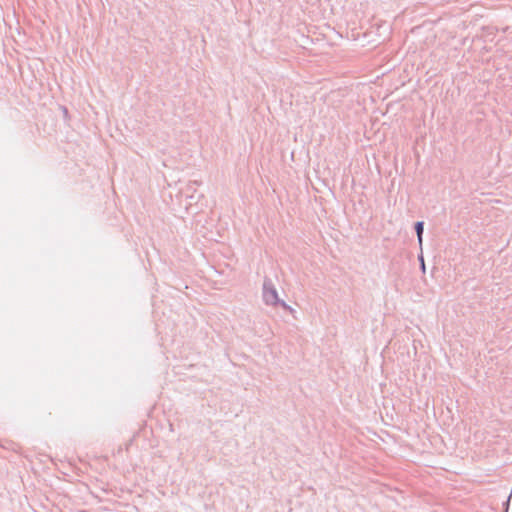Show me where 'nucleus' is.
Returning a JSON list of instances; mask_svg holds the SVG:
<instances>
[{
    "mask_svg": "<svg viewBox=\"0 0 512 512\" xmlns=\"http://www.w3.org/2000/svg\"><path fill=\"white\" fill-rule=\"evenodd\" d=\"M421 263H422V264H421V267H422V269H423V271H424V270H425V264H424V260H423V258H422V257H421Z\"/></svg>",
    "mask_w": 512,
    "mask_h": 512,
    "instance_id": "obj_3",
    "label": "nucleus"
},
{
    "mask_svg": "<svg viewBox=\"0 0 512 512\" xmlns=\"http://www.w3.org/2000/svg\"><path fill=\"white\" fill-rule=\"evenodd\" d=\"M264 298L268 304H276L278 302V295L274 288H265Z\"/></svg>",
    "mask_w": 512,
    "mask_h": 512,
    "instance_id": "obj_1",
    "label": "nucleus"
},
{
    "mask_svg": "<svg viewBox=\"0 0 512 512\" xmlns=\"http://www.w3.org/2000/svg\"><path fill=\"white\" fill-rule=\"evenodd\" d=\"M416 233L418 236L419 243H422V234H423V222H417L415 225Z\"/></svg>",
    "mask_w": 512,
    "mask_h": 512,
    "instance_id": "obj_2",
    "label": "nucleus"
}]
</instances>
